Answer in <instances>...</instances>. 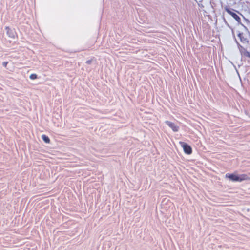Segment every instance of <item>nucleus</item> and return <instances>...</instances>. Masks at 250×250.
Returning a JSON list of instances; mask_svg holds the SVG:
<instances>
[{"instance_id": "nucleus-1", "label": "nucleus", "mask_w": 250, "mask_h": 250, "mask_svg": "<svg viewBox=\"0 0 250 250\" xmlns=\"http://www.w3.org/2000/svg\"><path fill=\"white\" fill-rule=\"evenodd\" d=\"M225 178L232 182H241L245 180H250V177L246 174H238L237 171L233 173H227L225 175Z\"/></svg>"}, {"instance_id": "nucleus-2", "label": "nucleus", "mask_w": 250, "mask_h": 250, "mask_svg": "<svg viewBox=\"0 0 250 250\" xmlns=\"http://www.w3.org/2000/svg\"><path fill=\"white\" fill-rule=\"evenodd\" d=\"M224 9L229 15H231L238 22L239 24L243 26L249 34L250 33L247 27L241 22L240 17L236 13H235V12H237L238 13H240L239 11L230 8L229 6H226L224 7Z\"/></svg>"}, {"instance_id": "nucleus-3", "label": "nucleus", "mask_w": 250, "mask_h": 250, "mask_svg": "<svg viewBox=\"0 0 250 250\" xmlns=\"http://www.w3.org/2000/svg\"><path fill=\"white\" fill-rule=\"evenodd\" d=\"M234 41L237 45L240 53L242 56V58L243 57L250 58V52L247 51L246 48L242 46L236 38L234 39Z\"/></svg>"}, {"instance_id": "nucleus-4", "label": "nucleus", "mask_w": 250, "mask_h": 250, "mask_svg": "<svg viewBox=\"0 0 250 250\" xmlns=\"http://www.w3.org/2000/svg\"><path fill=\"white\" fill-rule=\"evenodd\" d=\"M179 144L183 148V151L185 154L190 155L192 153V148L188 144L184 142L180 141Z\"/></svg>"}, {"instance_id": "nucleus-5", "label": "nucleus", "mask_w": 250, "mask_h": 250, "mask_svg": "<svg viewBox=\"0 0 250 250\" xmlns=\"http://www.w3.org/2000/svg\"><path fill=\"white\" fill-rule=\"evenodd\" d=\"M5 30L6 31L7 35L9 37L14 39L15 37L17 36V33L14 28L12 29L9 26H6Z\"/></svg>"}, {"instance_id": "nucleus-6", "label": "nucleus", "mask_w": 250, "mask_h": 250, "mask_svg": "<svg viewBox=\"0 0 250 250\" xmlns=\"http://www.w3.org/2000/svg\"><path fill=\"white\" fill-rule=\"evenodd\" d=\"M165 123L167 126L171 128L174 132L178 131L179 129V127L178 125H177L175 124L174 123H173L169 121H166Z\"/></svg>"}, {"instance_id": "nucleus-7", "label": "nucleus", "mask_w": 250, "mask_h": 250, "mask_svg": "<svg viewBox=\"0 0 250 250\" xmlns=\"http://www.w3.org/2000/svg\"><path fill=\"white\" fill-rule=\"evenodd\" d=\"M237 36L239 38L241 42H242L243 43H247V44L249 43V40L247 38H245L243 36V33H241L240 31H239L238 33L237 34Z\"/></svg>"}, {"instance_id": "nucleus-8", "label": "nucleus", "mask_w": 250, "mask_h": 250, "mask_svg": "<svg viewBox=\"0 0 250 250\" xmlns=\"http://www.w3.org/2000/svg\"><path fill=\"white\" fill-rule=\"evenodd\" d=\"M42 139L45 143L49 144L50 143V139L49 137L46 135H45V134L42 135Z\"/></svg>"}, {"instance_id": "nucleus-9", "label": "nucleus", "mask_w": 250, "mask_h": 250, "mask_svg": "<svg viewBox=\"0 0 250 250\" xmlns=\"http://www.w3.org/2000/svg\"><path fill=\"white\" fill-rule=\"evenodd\" d=\"M29 78L31 80H35L38 79V77L36 74L33 73L30 75Z\"/></svg>"}, {"instance_id": "nucleus-10", "label": "nucleus", "mask_w": 250, "mask_h": 250, "mask_svg": "<svg viewBox=\"0 0 250 250\" xmlns=\"http://www.w3.org/2000/svg\"><path fill=\"white\" fill-rule=\"evenodd\" d=\"M94 59V57H93L92 58H91V59L90 60H88L87 61H86L85 63L87 64H88V65H90L92 63L93 60Z\"/></svg>"}, {"instance_id": "nucleus-11", "label": "nucleus", "mask_w": 250, "mask_h": 250, "mask_svg": "<svg viewBox=\"0 0 250 250\" xmlns=\"http://www.w3.org/2000/svg\"><path fill=\"white\" fill-rule=\"evenodd\" d=\"M223 19H224V22H225V23H226V24L227 25V26H228V27H229L230 29H231V28H232V27H231V26H230L228 24V23L227 22V21H226V19H225V18L224 17H223Z\"/></svg>"}, {"instance_id": "nucleus-12", "label": "nucleus", "mask_w": 250, "mask_h": 250, "mask_svg": "<svg viewBox=\"0 0 250 250\" xmlns=\"http://www.w3.org/2000/svg\"><path fill=\"white\" fill-rule=\"evenodd\" d=\"M8 63V62H2V66L6 68Z\"/></svg>"}, {"instance_id": "nucleus-13", "label": "nucleus", "mask_w": 250, "mask_h": 250, "mask_svg": "<svg viewBox=\"0 0 250 250\" xmlns=\"http://www.w3.org/2000/svg\"><path fill=\"white\" fill-rule=\"evenodd\" d=\"M231 31H232V36H233V38H234V39H235V38H235V36L234 32V30H233V28H231Z\"/></svg>"}]
</instances>
